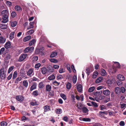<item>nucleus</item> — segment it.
I'll use <instances>...</instances> for the list:
<instances>
[{
    "instance_id": "f257e3e1",
    "label": "nucleus",
    "mask_w": 126,
    "mask_h": 126,
    "mask_svg": "<svg viewBox=\"0 0 126 126\" xmlns=\"http://www.w3.org/2000/svg\"><path fill=\"white\" fill-rule=\"evenodd\" d=\"M1 14L3 19L1 22L4 23L7 22L8 21V16L9 15L8 11L7 10H3L1 12Z\"/></svg>"
},
{
    "instance_id": "f03ea898",
    "label": "nucleus",
    "mask_w": 126,
    "mask_h": 126,
    "mask_svg": "<svg viewBox=\"0 0 126 126\" xmlns=\"http://www.w3.org/2000/svg\"><path fill=\"white\" fill-rule=\"evenodd\" d=\"M6 71L5 68L2 67L0 69V77L2 79H4L6 77Z\"/></svg>"
},
{
    "instance_id": "7ed1b4c3",
    "label": "nucleus",
    "mask_w": 126,
    "mask_h": 126,
    "mask_svg": "<svg viewBox=\"0 0 126 126\" xmlns=\"http://www.w3.org/2000/svg\"><path fill=\"white\" fill-rule=\"evenodd\" d=\"M42 49L41 48L40 49L36 48L35 51V55H37L38 54L41 55V56H43L44 55V51L43 50H44V48L43 47H42Z\"/></svg>"
},
{
    "instance_id": "20e7f679",
    "label": "nucleus",
    "mask_w": 126,
    "mask_h": 126,
    "mask_svg": "<svg viewBox=\"0 0 126 126\" xmlns=\"http://www.w3.org/2000/svg\"><path fill=\"white\" fill-rule=\"evenodd\" d=\"M34 49V47L32 46L31 47H28L25 48V49L24 51V53H27L29 52L30 53H32Z\"/></svg>"
},
{
    "instance_id": "39448f33",
    "label": "nucleus",
    "mask_w": 126,
    "mask_h": 126,
    "mask_svg": "<svg viewBox=\"0 0 126 126\" xmlns=\"http://www.w3.org/2000/svg\"><path fill=\"white\" fill-rule=\"evenodd\" d=\"M27 54H22L20 56L18 61L21 62L25 59L26 57Z\"/></svg>"
},
{
    "instance_id": "423d86ee",
    "label": "nucleus",
    "mask_w": 126,
    "mask_h": 126,
    "mask_svg": "<svg viewBox=\"0 0 126 126\" xmlns=\"http://www.w3.org/2000/svg\"><path fill=\"white\" fill-rule=\"evenodd\" d=\"M93 68L92 66H89L88 67H86V73L88 75V76L89 75L91 71H93Z\"/></svg>"
},
{
    "instance_id": "0eeeda50",
    "label": "nucleus",
    "mask_w": 126,
    "mask_h": 126,
    "mask_svg": "<svg viewBox=\"0 0 126 126\" xmlns=\"http://www.w3.org/2000/svg\"><path fill=\"white\" fill-rule=\"evenodd\" d=\"M47 73L50 74L54 71L53 68L51 66H49L47 68Z\"/></svg>"
},
{
    "instance_id": "6e6552de",
    "label": "nucleus",
    "mask_w": 126,
    "mask_h": 126,
    "mask_svg": "<svg viewBox=\"0 0 126 126\" xmlns=\"http://www.w3.org/2000/svg\"><path fill=\"white\" fill-rule=\"evenodd\" d=\"M16 100L20 102L23 101L24 99V98L21 95H18L16 97Z\"/></svg>"
},
{
    "instance_id": "1a4fd4ad",
    "label": "nucleus",
    "mask_w": 126,
    "mask_h": 126,
    "mask_svg": "<svg viewBox=\"0 0 126 126\" xmlns=\"http://www.w3.org/2000/svg\"><path fill=\"white\" fill-rule=\"evenodd\" d=\"M37 86V84L36 82H34L33 83L32 85L31 86L30 89L31 91H32L36 89Z\"/></svg>"
},
{
    "instance_id": "9d476101",
    "label": "nucleus",
    "mask_w": 126,
    "mask_h": 126,
    "mask_svg": "<svg viewBox=\"0 0 126 126\" xmlns=\"http://www.w3.org/2000/svg\"><path fill=\"white\" fill-rule=\"evenodd\" d=\"M41 72L43 74H45L47 72V68L45 67H43L41 68Z\"/></svg>"
},
{
    "instance_id": "9b49d317",
    "label": "nucleus",
    "mask_w": 126,
    "mask_h": 126,
    "mask_svg": "<svg viewBox=\"0 0 126 126\" xmlns=\"http://www.w3.org/2000/svg\"><path fill=\"white\" fill-rule=\"evenodd\" d=\"M10 24L12 27H14L16 26L17 24V22L16 21H10Z\"/></svg>"
},
{
    "instance_id": "f8f14e48",
    "label": "nucleus",
    "mask_w": 126,
    "mask_h": 126,
    "mask_svg": "<svg viewBox=\"0 0 126 126\" xmlns=\"http://www.w3.org/2000/svg\"><path fill=\"white\" fill-rule=\"evenodd\" d=\"M108 114V112L107 111H100L99 112V114L100 116H101L102 117H104V114L107 115Z\"/></svg>"
},
{
    "instance_id": "ddd939ff",
    "label": "nucleus",
    "mask_w": 126,
    "mask_h": 126,
    "mask_svg": "<svg viewBox=\"0 0 126 126\" xmlns=\"http://www.w3.org/2000/svg\"><path fill=\"white\" fill-rule=\"evenodd\" d=\"M77 89L79 92H81L82 90V86L80 84H79L77 87Z\"/></svg>"
},
{
    "instance_id": "4468645a",
    "label": "nucleus",
    "mask_w": 126,
    "mask_h": 126,
    "mask_svg": "<svg viewBox=\"0 0 126 126\" xmlns=\"http://www.w3.org/2000/svg\"><path fill=\"white\" fill-rule=\"evenodd\" d=\"M103 94L106 96L109 95H110V92L108 90H104L103 92Z\"/></svg>"
},
{
    "instance_id": "2eb2a0df",
    "label": "nucleus",
    "mask_w": 126,
    "mask_h": 126,
    "mask_svg": "<svg viewBox=\"0 0 126 126\" xmlns=\"http://www.w3.org/2000/svg\"><path fill=\"white\" fill-rule=\"evenodd\" d=\"M117 77L118 80H120L121 81H123L125 79V77L123 76L121 74L118 75Z\"/></svg>"
},
{
    "instance_id": "dca6fc26",
    "label": "nucleus",
    "mask_w": 126,
    "mask_h": 126,
    "mask_svg": "<svg viewBox=\"0 0 126 126\" xmlns=\"http://www.w3.org/2000/svg\"><path fill=\"white\" fill-rule=\"evenodd\" d=\"M6 38L2 36H0V44H3L6 41Z\"/></svg>"
},
{
    "instance_id": "f3484780",
    "label": "nucleus",
    "mask_w": 126,
    "mask_h": 126,
    "mask_svg": "<svg viewBox=\"0 0 126 126\" xmlns=\"http://www.w3.org/2000/svg\"><path fill=\"white\" fill-rule=\"evenodd\" d=\"M121 91V90L119 87H117L115 89V91L116 94L120 93Z\"/></svg>"
},
{
    "instance_id": "a211bd4d",
    "label": "nucleus",
    "mask_w": 126,
    "mask_h": 126,
    "mask_svg": "<svg viewBox=\"0 0 126 126\" xmlns=\"http://www.w3.org/2000/svg\"><path fill=\"white\" fill-rule=\"evenodd\" d=\"M33 69L32 68L30 69L27 72V75L28 76H30L32 74L33 71Z\"/></svg>"
},
{
    "instance_id": "6ab92c4d",
    "label": "nucleus",
    "mask_w": 126,
    "mask_h": 126,
    "mask_svg": "<svg viewBox=\"0 0 126 126\" xmlns=\"http://www.w3.org/2000/svg\"><path fill=\"white\" fill-rule=\"evenodd\" d=\"M31 36L30 35L28 36L25 37L23 39V41L25 42L29 40L31 38Z\"/></svg>"
},
{
    "instance_id": "aec40b11",
    "label": "nucleus",
    "mask_w": 126,
    "mask_h": 126,
    "mask_svg": "<svg viewBox=\"0 0 126 126\" xmlns=\"http://www.w3.org/2000/svg\"><path fill=\"white\" fill-rule=\"evenodd\" d=\"M44 112H46L50 110V109L49 106L46 105L44 107Z\"/></svg>"
},
{
    "instance_id": "412c9836",
    "label": "nucleus",
    "mask_w": 126,
    "mask_h": 126,
    "mask_svg": "<svg viewBox=\"0 0 126 126\" xmlns=\"http://www.w3.org/2000/svg\"><path fill=\"white\" fill-rule=\"evenodd\" d=\"M11 45L10 42L9 41L5 43L4 45V47L6 49H7L10 47Z\"/></svg>"
},
{
    "instance_id": "4be33fe9",
    "label": "nucleus",
    "mask_w": 126,
    "mask_h": 126,
    "mask_svg": "<svg viewBox=\"0 0 126 126\" xmlns=\"http://www.w3.org/2000/svg\"><path fill=\"white\" fill-rule=\"evenodd\" d=\"M0 27L1 29H5L7 28V25H6L2 24H0Z\"/></svg>"
},
{
    "instance_id": "5701e85b",
    "label": "nucleus",
    "mask_w": 126,
    "mask_h": 126,
    "mask_svg": "<svg viewBox=\"0 0 126 126\" xmlns=\"http://www.w3.org/2000/svg\"><path fill=\"white\" fill-rule=\"evenodd\" d=\"M15 10L16 11H18L22 10V8L20 6L17 5L15 7Z\"/></svg>"
},
{
    "instance_id": "b1692460",
    "label": "nucleus",
    "mask_w": 126,
    "mask_h": 126,
    "mask_svg": "<svg viewBox=\"0 0 126 126\" xmlns=\"http://www.w3.org/2000/svg\"><path fill=\"white\" fill-rule=\"evenodd\" d=\"M55 112L57 114H60L62 112V110L61 109H57L55 111Z\"/></svg>"
},
{
    "instance_id": "393cba45",
    "label": "nucleus",
    "mask_w": 126,
    "mask_h": 126,
    "mask_svg": "<svg viewBox=\"0 0 126 126\" xmlns=\"http://www.w3.org/2000/svg\"><path fill=\"white\" fill-rule=\"evenodd\" d=\"M36 40L34 39H33L31 40L29 42V45L30 46L33 45L35 43Z\"/></svg>"
},
{
    "instance_id": "a878e982",
    "label": "nucleus",
    "mask_w": 126,
    "mask_h": 126,
    "mask_svg": "<svg viewBox=\"0 0 126 126\" xmlns=\"http://www.w3.org/2000/svg\"><path fill=\"white\" fill-rule=\"evenodd\" d=\"M81 110L84 113H86L89 111L88 109L85 107H83Z\"/></svg>"
},
{
    "instance_id": "bb28decb",
    "label": "nucleus",
    "mask_w": 126,
    "mask_h": 126,
    "mask_svg": "<svg viewBox=\"0 0 126 126\" xmlns=\"http://www.w3.org/2000/svg\"><path fill=\"white\" fill-rule=\"evenodd\" d=\"M51 86L49 85H46V91L49 92L51 90Z\"/></svg>"
},
{
    "instance_id": "cd10ccee",
    "label": "nucleus",
    "mask_w": 126,
    "mask_h": 126,
    "mask_svg": "<svg viewBox=\"0 0 126 126\" xmlns=\"http://www.w3.org/2000/svg\"><path fill=\"white\" fill-rule=\"evenodd\" d=\"M23 84L24 86L27 88L28 85V82L27 80H24L23 82Z\"/></svg>"
},
{
    "instance_id": "c85d7f7f",
    "label": "nucleus",
    "mask_w": 126,
    "mask_h": 126,
    "mask_svg": "<svg viewBox=\"0 0 126 126\" xmlns=\"http://www.w3.org/2000/svg\"><path fill=\"white\" fill-rule=\"evenodd\" d=\"M55 77L54 74H52L48 77V79L50 80H52L55 79Z\"/></svg>"
},
{
    "instance_id": "c756f323",
    "label": "nucleus",
    "mask_w": 126,
    "mask_h": 126,
    "mask_svg": "<svg viewBox=\"0 0 126 126\" xmlns=\"http://www.w3.org/2000/svg\"><path fill=\"white\" fill-rule=\"evenodd\" d=\"M107 73L104 69H102L101 74L102 76H105L106 75Z\"/></svg>"
},
{
    "instance_id": "7c9ffc66",
    "label": "nucleus",
    "mask_w": 126,
    "mask_h": 126,
    "mask_svg": "<svg viewBox=\"0 0 126 126\" xmlns=\"http://www.w3.org/2000/svg\"><path fill=\"white\" fill-rule=\"evenodd\" d=\"M81 120L85 122H90L91 121L90 119L88 118H81Z\"/></svg>"
},
{
    "instance_id": "2f4dec72",
    "label": "nucleus",
    "mask_w": 126,
    "mask_h": 126,
    "mask_svg": "<svg viewBox=\"0 0 126 126\" xmlns=\"http://www.w3.org/2000/svg\"><path fill=\"white\" fill-rule=\"evenodd\" d=\"M32 94L34 96H37L39 95L38 91V90H35L33 91L32 93Z\"/></svg>"
},
{
    "instance_id": "473e14b6",
    "label": "nucleus",
    "mask_w": 126,
    "mask_h": 126,
    "mask_svg": "<svg viewBox=\"0 0 126 126\" xmlns=\"http://www.w3.org/2000/svg\"><path fill=\"white\" fill-rule=\"evenodd\" d=\"M17 72L16 71H15L14 73L13 77V79H15L17 77Z\"/></svg>"
},
{
    "instance_id": "72a5a7b5",
    "label": "nucleus",
    "mask_w": 126,
    "mask_h": 126,
    "mask_svg": "<svg viewBox=\"0 0 126 126\" xmlns=\"http://www.w3.org/2000/svg\"><path fill=\"white\" fill-rule=\"evenodd\" d=\"M57 52H52L51 54L50 57L51 58L54 57L57 55Z\"/></svg>"
},
{
    "instance_id": "f704fd0d",
    "label": "nucleus",
    "mask_w": 126,
    "mask_h": 126,
    "mask_svg": "<svg viewBox=\"0 0 126 126\" xmlns=\"http://www.w3.org/2000/svg\"><path fill=\"white\" fill-rule=\"evenodd\" d=\"M107 83L109 86H111L112 85V82L110 79H108L107 81Z\"/></svg>"
},
{
    "instance_id": "c9c22d12",
    "label": "nucleus",
    "mask_w": 126,
    "mask_h": 126,
    "mask_svg": "<svg viewBox=\"0 0 126 126\" xmlns=\"http://www.w3.org/2000/svg\"><path fill=\"white\" fill-rule=\"evenodd\" d=\"M22 79V78L20 77H18L15 81V83H17L18 82L20 81Z\"/></svg>"
},
{
    "instance_id": "e433bc0d",
    "label": "nucleus",
    "mask_w": 126,
    "mask_h": 126,
    "mask_svg": "<svg viewBox=\"0 0 126 126\" xmlns=\"http://www.w3.org/2000/svg\"><path fill=\"white\" fill-rule=\"evenodd\" d=\"M102 80V77H99L96 80L95 82L97 83H99Z\"/></svg>"
},
{
    "instance_id": "4c0bfd02",
    "label": "nucleus",
    "mask_w": 126,
    "mask_h": 126,
    "mask_svg": "<svg viewBox=\"0 0 126 126\" xmlns=\"http://www.w3.org/2000/svg\"><path fill=\"white\" fill-rule=\"evenodd\" d=\"M11 57V56L10 55V53H8L6 55V57H5V59L6 60H8L10 59Z\"/></svg>"
},
{
    "instance_id": "58836bf2",
    "label": "nucleus",
    "mask_w": 126,
    "mask_h": 126,
    "mask_svg": "<svg viewBox=\"0 0 126 126\" xmlns=\"http://www.w3.org/2000/svg\"><path fill=\"white\" fill-rule=\"evenodd\" d=\"M14 66H12L10 67L8 69V73L9 74L14 69Z\"/></svg>"
},
{
    "instance_id": "ea45409f",
    "label": "nucleus",
    "mask_w": 126,
    "mask_h": 126,
    "mask_svg": "<svg viewBox=\"0 0 126 126\" xmlns=\"http://www.w3.org/2000/svg\"><path fill=\"white\" fill-rule=\"evenodd\" d=\"M16 14L15 12L13 11L11 14V16L12 18L15 17L16 16Z\"/></svg>"
},
{
    "instance_id": "a19ab883",
    "label": "nucleus",
    "mask_w": 126,
    "mask_h": 126,
    "mask_svg": "<svg viewBox=\"0 0 126 126\" xmlns=\"http://www.w3.org/2000/svg\"><path fill=\"white\" fill-rule=\"evenodd\" d=\"M44 86V85L42 82H41L38 84V87L40 88H43Z\"/></svg>"
},
{
    "instance_id": "79ce46f5",
    "label": "nucleus",
    "mask_w": 126,
    "mask_h": 126,
    "mask_svg": "<svg viewBox=\"0 0 126 126\" xmlns=\"http://www.w3.org/2000/svg\"><path fill=\"white\" fill-rule=\"evenodd\" d=\"M71 87V84L69 82H68L66 85L67 88L68 89H70Z\"/></svg>"
},
{
    "instance_id": "37998d69",
    "label": "nucleus",
    "mask_w": 126,
    "mask_h": 126,
    "mask_svg": "<svg viewBox=\"0 0 126 126\" xmlns=\"http://www.w3.org/2000/svg\"><path fill=\"white\" fill-rule=\"evenodd\" d=\"M95 89V87L94 86L90 88L88 90L89 92H91L94 91Z\"/></svg>"
},
{
    "instance_id": "c03bdc74",
    "label": "nucleus",
    "mask_w": 126,
    "mask_h": 126,
    "mask_svg": "<svg viewBox=\"0 0 126 126\" xmlns=\"http://www.w3.org/2000/svg\"><path fill=\"white\" fill-rule=\"evenodd\" d=\"M61 96L64 100H66L67 99L66 95L63 94H60Z\"/></svg>"
},
{
    "instance_id": "a18cd8bd",
    "label": "nucleus",
    "mask_w": 126,
    "mask_h": 126,
    "mask_svg": "<svg viewBox=\"0 0 126 126\" xmlns=\"http://www.w3.org/2000/svg\"><path fill=\"white\" fill-rule=\"evenodd\" d=\"M15 32H11L9 36L10 39H12L14 38Z\"/></svg>"
},
{
    "instance_id": "49530a36",
    "label": "nucleus",
    "mask_w": 126,
    "mask_h": 126,
    "mask_svg": "<svg viewBox=\"0 0 126 126\" xmlns=\"http://www.w3.org/2000/svg\"><path fill=\"white\" fill-rule=\"evenodd\" d=\"M122 81L120 80H117L116 82V83L119 86L121 85L122 84Z\"/></svg>"
},
{
    "instance_id": "de8ad7c7",
    "label": "nucleus",
    "mask_w": 126,
    "mask_h": 126,
    "mask_svg": "<svg viewBox=\"0 0 126 126\" xmlns=\"http://www.w3.org/2000/svg\"><path fill=\"white\" fill-rule=\"evenodd\" d=\"M7 125L6 122L5 121L2 122L0 123L1 126H6Z\"/></svg>"
},
{
    "instance_id": "09e8293b",
    "label": "nucleus",
    "mask_w": 126,
    "mask_h": 126,
    "mask_svg": "<svg viewBox=\"0 0 126 126\" xmlns=\"http://www.w3.org/2000/svg\"><path fill=\"white\" fill-rule=\"evenodd\" d=\"M34 31L33 30L31 29L28 31L27 32L28 34H31L34 32Z\"/></svg>"
},
{
    "instance_id": "8fccbe9b",
    "label": "nucleus",
    "mask_w": 126,
    "mask_h": 126,
    "mask_svg": "<svg viewBox=\"0 0 126 126\" xmlns=\"http://www.w3.org/2000/svg\"><path fill=\"white\" fill-rule=\"evenodd\" d=\"M110 97H109L107 98H106L105 100H104V103H107L108 102L110 101Z\"/></svg>"
},
{
    "instance_id": "3c124183",
    "label": "nucleus",
    "mask_w": 126,
    "mask_h": 126,
    "mask_svg": "<svg viewBox=\"0 0 126 126\" xmlns=\"http://www.w3.org/2000/svg\"><path fill=\"white\" fill-rule=\"evenodd\" d=\"M5 49L4 47H2L0 50V54L1 55L3 54L5 50Z\"/></svg>"
},
{
    "instance_id": "603ef678",
    "label": "nucleus",
    "mask_w": 126,
    "mask_h": 126,
    "mask_svg": "<svg viewBox=\"0 0 126 126\" xmlns=\"http://www.w3.org/2000/svg\"><path fill=\"white\" fill-rule=\"evenodd\" d=\"M50 61L52 63H57L58 62L57 60L54 59H50Z\"/></svg>"
},
{
    "instance_id": "864d4df0",
    "label": "nucleus",
    "mask_w": 126,
    "mask_h": 126,
    "mask_svg": "<svg viewBox=\"0 0 126 126\" xmlns=\"http://www.w3.org/2000/svg\"><path fill=\"white\" fill-rule=\"evenodd\" d=\"M77 77L76 76L75 77H74L73 78V83H75L77 81Z\"/></svg>"
},
{
    "instance_id": "5fc2aeb1",
    "label": "nucleus",
    "mask_w": 126,
    "mask_h": 126,
    "mask_svg": "<svg viewBox=\"0 0 126 126\" xmlns=\"http://www.w3.org/2000/svg\"><path fill=\"white\" fill-rule=\"evenodd\" d=\"M115 65H116V67L118 68L120 67V65L119 63L118 62H114Z\"/></svg>"
},
{
    "instance_id": "6e6d98bb",
    "label": "nucleus",
    "mask_w": 126,
    "mask_h": 126,
    "mask_svg": "<svg viewBox=\"0 0 126 126\" xmlns=\"http://www.w3.org/2000/svg\"><path fill=\"white\" fill-rule=\"evenodd\" d=\"M91 103L92 105L93 106L95 107H98V106L96 103H95L93 101H92Z\"/></svg>"
},
{
    "instance_id": "4d7b16f0",
    "label": "nucleus",
    "mask_w": 126,
    "mask_h": 126,
    "mask_svg": "<svg viewBox=\"0 0 126 126\" xmlns=\"http://www.w3.org/2000/svg\"><path fill=\"white\" fill-rule=\"evenodd\" d=\"M57 78L58 79H61L63 78V77L62 75L60 74L57 75Z\"/></svg>"
},
{
    "instance_id": "13d9d810",
    "label": "nucleus",
    "mask_w": 126,
    "mask_h": 126,
    "mask_svg": "<svg viewBox=\"0 0 126 126\" xmlns=\"http://www.w3.org/2000/svg\"><path fill=\"white\" fill-rule=\"evenodd\" d=\"M41 64L39 63H38L36 64L35 66V68H39L41 66Z\"/></svg>"
},
{
    "instance_id": "bf43d9fd",
    "label": "nucleus",
    "mask_w": 126,
    "mask_h": 126,
    "mask_svg": "<svg viewBox=\"0 0 126 126\" xmlns=\"http://www.w3.org/2000/svg\"><path fill=\"white\" fill-rule=\"evenodd\" d=\"M33 61L34 62H36L38 60V57L37 56H35L33 57L32 59Z\"/></svg>"
},
{
    "instance_id": "052dcab7",
    "label": "nucleus",
    "mask_w": 126,
    "mask_h": 126,
    "mask_svg": "<svg viewBox=\"0 0 126 126\" xmlns=\"http://www.w3.org/2000/svg\"><path fill=\"white\" fill-rule=\"evenodd\" d=\"M99 107H100V110H103L104 109H106V107L104 105L100 106Z\"/></svg>"
},
{
    "instance_id": "680f3d73",
    "label": "nucleus",
    "mask_w": 126,
    "mask_h": 126,
    "mask_svg": "<svg viewBox=\"0 0 126 126\" xmlns=\"http://www.w3.org/2000/svg\"><path fill=\"white\" fill-rule=\"evenodd\" d=\"M96 74H95L94 73L92 75V77L93 78H95L96 77V76H97L98 74V72L97 71H96Z\"/></svg>"
},
{
    "instance_id": "e2e57ef3",
    "label": "nucleus",
    "mask_w": 126,
    "mask_h": 126,
    "mask_svg": "<svg viewBox=\"0 0 126 126\" xmlns=\"http://www.w3.org/2000/svg\"><path fill=\"white\" fill-rule=\"evenodd\" d=\"M53 84L54 85L56 86H58L60 84V83L56 81H54L53 82Z\"/></svg>"
},
{
    "instance_id": "0e129e2a",
    "label": "nucleus",
    "mask_w": 126,
    "mask_h": 126,
    "mask_svg": "<svg viewBox=\"0 0 126 126\" xmlns=\"http://www.w3.org/2000/svg\"><path fill=\"white\" fill-rule=\"evenodd\" d=\"M12 73H11L7 78V79L8 80H10L12 76Z\"/></svg>"
},
{
    "instance_id": "69168bd1",
    "label": "nucleus",
    "mask_w": 126,
    "mask_h": 126,
    "mask_svg": "<svg viewBox=\"0 0 126 126\" xmlns=\"http://www.w3.org/2000/svg\"><path fill=\"white\" fill-rule=\"evenodd\" d=\"M119 125L120 126H124L125 125V122L124 121H121L119 123Z\"/></svg>"
},
{
    "instance_id": "338daca9",
    "label": "nucleus",
    "mask_w": 126,
    "mask_h": 126,
    "mask_svg": "<svg viewBox=\"0 0 126 126\" xmlns=\"http://www.w3.org/2000/svg\"><path fill=\"white\" fill-rule=\"evenodd\" d=\"M71 67L74 72L75 73V72H76V71L75 68L74 66V65H71Z\"/></svg>"
},
{
    "instance_id": "774afa93",
    "label": "nucleus",
    "mask_w": 126,
    "mask_h": 126,
    "mask_svg": "<svg viewBox=\"0 0 126 126\" xmlns=\"http://www.w3.org/2000/svg\"><path fill=\"white\" fill-rule=\"evenodd\" d=\"M49 92V94L51 96H53L54 95V91H51V92H50V91Z\"/></svg>"
}]
</instances>
